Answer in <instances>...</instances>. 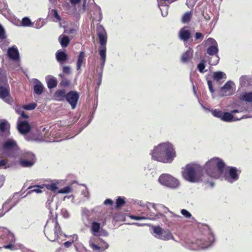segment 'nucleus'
Listing matches in <instances>:
<instances>
[{"instance_id": "774afa93", "label": "nucleus", "mask_w": 252, "mask_h": 252, "mask_svg": "<svg viewBox=\"0 0 252 252\" xmlns=\"http://www.w3.org/2000/svg\"><path fill=\"white\" fill-rule=\"evenodd\" d=\"M202 37V34L200 32H196L195 34V39L197 40Z\"/></svg>"}, {"instance_id": "2f4dec72", "label": "nucleus", "mask_w": 252, "mask_h": 252, "mask_svg": "<svg viewBox=\"0 0 252 252\" xmlns=\"http://www.w3.org/2000/svg\"><path fill=\"white\" fill-rule=\"evenodd\" d=\"M59 41L63 47H66L70 41L68 37L63 34H62L59 36Z\"/></svg>"}, {"instance_id": "338daca9", "label": "nucleus", "mask_w": 252, "mask_h": 252, "mask_svg": "<svg viewBox=\"0 0 252 252\" xmlns=\"http://www.w3.org/2000/svg\"><path fill=\"white\" fill-rule=\"evenodd\" d=\"M113 201L110 199H107L105 200L104 203V204L107 205H112L113 204Z\"/></svg>"}, {"instance_id": "b1692460", "label": "nucleus", "mask_w": 252, "mask_h": 252, "mask_svg": "<svg viewBox=\"0 0 252 252\" xmlns=\"http://www.w3.org/2000/svg\"><path fill=\"white\" fill-rule=\"evenodd\" d=\"M48 17L54 22H57L61 20V17L59 15L57 10L52 9L51 6L49 7Z\"/></svg>"}, {"instance_id": "bf43d9fd", "label": "nucleus", "mask_w": 252, "mask_h": 252, "mask_svg": "<svg viewBox=\"0 0 252 252\" xmlns=\"http://www.w3.org/2000/svg\"><path fill=\"white\" fill-rule=\"evenodd\" d=\"M172 0H157L158 3V6H161L163 4H166V2L167 1L169 3H171Z\"/></svg>"}, {"instance_id": "c756f323", "label": "nucleus", "mask_w": 252, "mask_h": 252, "mask_svg": "<svg viewBox=\"0 0 252 252\" xmlns=\"http://www.w3.org/2000/svg\"><path fill=\"white\" fill-rule=\"evenodd\" d=\"M66 92L64 90H59L55 92L54 97L56 100L61 101L66 99Z\"/></svg>"}, {"instance_id": "cd10ccee", "label": "nucleus", "mask_w": 252, "mask_h": 252, "mask_svg": "<svg viewBox=\"0 0 252 252\" xmlns=\"http://www.w3.org/2000/svg\"><path fill=\"white\" fill-rule=\"evenodd\" d=\"M100 224L98 222L94 221L92 222L91 226V232L93 235L99 236H100Z\"/></svg>"}, {"instance_id": "69168bd1", "label": "nucleus", "mask_w": 252, "mask_h": 252, "mask_svg": "<svg viewBox=\"0 0 252 252\" xmlns=\"http://www.w3.org/2000/svg\"><path fill=\"white\" fill-rule=\"evenodd\" d=\"M5 180V177L3 175L0 174V188L3 186Z\"/></svg>"}, {"instance_id": "4d7b16f0", "label": "nucleus", "mask_w": 252, "mask_h": 252, "mask_svg": "<svg viewBox=\"0 0 252 252\" xmlns=\"http://www.w3.org/2000/svg\"><path fill=\"white\" fill-rule=\"evenodd\" d=\"M84 189H82L81 191L82 194H83L85 197L87 198H89V193L87 187L84 185Z\"/></svg>"}, {"instance_id": "052dcab7", "label": "nucleus", "mask_w": 252, "mask_h": 252, "mask_svg": "<svg viewBox=\"0 0 252 252\" xmlns=\"http://www.w3.org/2000/svg\"><path fill=\"white\" fill-rule=\"evenodd\" d=\"M63 71L64 73L69 74L71 73V68L69 66H64L63 67Z\"/></svg>"}, {"instance_id": "e2e57ef3", "label": "nucleus", "mask_w": 252, "mask_h": 252, "mask_svg": "<svg viewBox=\"0 0 252 252\" xmlns=\"http://www.w3.org/2000/svg\"><path fill=\"white\" fill-rule=\"evenodd\" d=\"M208 86L209 89V90L211 93H214L215 92L214 89H213V87L212 85V83L211 81L208 80L207 81Z\"/></svg>"}, {"instance_id": "4be33fe9", "label": "nucleus", "mask_w": 252, "mask_h": 252, "mask_svg": "<svg viewBox=\"0 0 252 252\" xmlns=\"http://www.w3.org/2000/svg\"><path fill=\"white\" fill-rule=\"evenodd\" d=\"M7 55L9 58L13 61H17L19 59V53L16 47L9 48L7 50Z\"/></svg>"}, {"instance_id": "39448f33", "label": "nucleus", "mask_w": 252, "mask_h": 252, "mask_svg": "<svg viewBox=\"0 0 252 252\" xmlns=\"http://www.w3.org/2000/svg\"><path fill=\"white\" fill-rule=\"evenodd\" d=\"M72 4L75 5L80 1V0H69ZM82 7L79 9L80 13L88 11L92 21L96 20L100 22L102 19V14L100 7L96 5L94 0H83Z\"/></svg>"}, {"instance_id": "e433bc0d", "label": "nucleus", "mask_w": 252, "mask_h": 252, "mask_svg": "<svg viewBox=\"0 0 252 252\" xmlns=\"http://www.w3.org/2000/svg\"><path fill=\"white\" fill-rule=\"evenodd\" d=\"M191 15H192L191 12H186L182 16V22L183 23H188L190 20Z\"/></svg>"}, {"instance_id": "9d476101", "label": "nucleus", "mask_w": 252, "mask_h": 252, "mask_svg": "<svg viewBox=\"0 0 252 252\" xmlns=\"http://www.w3.org/2000/svg\"><path fill=\"white\" fill-rule=\"evenodd\" d=\"M145 207L147 210H151V208H153L155 210L156 212V214L153 212L152 213L155 216L156 220L162 217L163 216L162 213H167V212L170 213V216L171 217H174L177 219L181 218L179 215H176L173 212H170L168 208L161 204H156L155 203L147 202L146 203Z\"/></svg>"}, {"instance_id": "a878e982", "label": "nucleus", "mask_w": 252, "mask_h": 252, "mask_svg": "<svg viewBox=\"0 0 252 252\" xmlns=\"http://www.w3.org/2000/svg\"><path fill=\"white\" fill-rule=\"evenodd\" d=\"M179 35L180 39L184 41H187L190 37V33L186 27L181 29Z\"/></svg>"}, {"instance_id": "5701e85b", "label": "nucleus", "mask_w": 252, "mask_h": 252, "mask_svg": "<svg viewBox=\"0 0 252 252\" xmlns=\"http://www.w3.org/2000/svg\"><path fill=\"white\" fill-rule=\"evenodd\" d=\"M57 61L60 63H64L68 59L67 55L65 52L62 50H58L56 53Z\"/></svg>"}, {"instance_id": "a18cd8bd", "label": "nucleus", "mask_w": 252, "mask_h": 252, "mask_svg": "<svg viewBox=\"0 0 252 252\" xmlns=\"http://www.w3.org/2000/svg\"><path fill=\"white\" fill-rule=\"evenodd\" d=\"M62 140H58L56 138H54L53 136L51 137H48L47 134H45L44 138L42 139L43 141H45L46 142H59L61 141Z\"/></svg>"}, {"instance_id": "1a4fd4ad", "label": "nucleus", "mask_w": 252, "mask_h": 252, "mask_svg": "<svg viewBox=\"0 0 252 252\" xmlns=\"http://www.w3.org/2000/svg\"><path fill=\"white\" fill-rule=\"evenodd\" d=\"M0 98L6 103H11V100L9 86L7 83L6 73L1 68H0Z\"/></svg>"}, {"instance_id": "0eeeda50", "label": "nucleus", "mask_w": 252, "mask_h": 252, "mask_svg": "<svg viewBox=\"0 0 252 252\" xmlns=\"http://www.w3.org/2000/svg\"><path fill=\"white\" fill-rule=\"evenodd\" d=\"M44 233L51 241H57L60 242V240L63 241V238L66 237L61 232L57 218L50 219L47 220L45 226Z\"/></svg>"}, {"instance_id": "393cba45", "label": "nucleus", "mask_w": 252, "mask_h": 252, "mask_svg": "<svg viewBox=\"0 0 252 252\" xmlns=\"http://www.w3.org/2000/svg\"><path fill=\"white\" fill-rule=\"evenodd\" d=\"M242 118H236L231 113L224 112L222 115L221 120L226 122H232L239 120Z\"/></svg>"}, {"instance_id": "f8f14e48", "label": "nucleus", "mask_w": 252, "mask_h": 252, "mask_svg": "<svg viewBox=\"0 0 252 252\" xmlns=\"http://www.w3.org/2000/svg\"><path fill=\"white\" fill-rule=\"evenodd\" d=\"M158 181L162 185L171 189H176L180 186L179 180L168 174L161 175L158 178Z\"/></svg>"}, {"instance_id": "49530a36", "label": "nucleus", "mask_w": 252, "mask_h": 252, "mask_svg": "<svg viewBox=\"0 0 252 252\" xmlns=\"http://www.w3.org/2000/svg\"><path fill=\"white\" fill-rule=\"evenodd\" d=\"M9 124L6 121L0 123V129L2 132H4L8 128Z\"/></svg>"}, {"instance_id": "9b49d317", "label": "nucleus", "mask_w": 252, "mask_h": 252, "mask_svg": "<svg viewBox=\"0 0 252 252\" xmlns=\"http://www.w3.org/2000/svg\"><path fill=\"white\" fill-rule=\"evenodd\" d=\"M207 43L210 45L207 50V53L210 56H214L209 61V63L212 65H215L219 63L220 59L217 55L219 51L217 42L213 38H209Z\"/></svg>"}, {"instance_id": "6e6552de", "label": "nucleus", "mask_w": 252, "mask_h": 252, "mask_svg": "<svg viewBox=\"0 0 252 252\" xmlns=\"http://www.w3.org/2000/svg\"><path fill=\"white\" fill-rule=\"evenodd\" d=\"M15 238L13 233L5 228H0V249L14 250Z\"/></svg>"}, {"instance_id": "6e6d98bb", "label": "nucleus", "mask_w": 252, "mask_h": 252, "mask_svg": "<svg viewBox=\"0 0 252 252\" xmlns=\"http://www.w3.org/2000/svg\"><path fill=\"white\" fill-rule=\"evenodd\" d=\"M61 214L62 216L65 219L68 218L70 216L69 213L67 210L64 208L61 210Z\"/></svg>"}, {"instance_id": "680f3d73", "label": "nucleus", "mask_w": 252, "mask_h": 252, "mask_svg": "<svg viewBox=\"0 0 252 252\" xmlns=\"http://www.w3.org/2000/svg\"><path fill=\"white\" fill-rule=\"evenodd\" d=\"M5 37L4 30L0 24V39H4Z\"/></svg>"}, {"instance_id": "3c124183", "label": "nucleus", "mask_w": 252, "mask_h": 252, "mask_svg": "<svg viewBox=\"0 0 252 252\" xmlns=\"http://www.w3.org/2000/svg\"><path fill=\"white\" fill-rule=\"evenodd\" d=\"M10 167L9 164L5 159L0 160V167L7 168Z\"/></svg>"}, {"instance_id": "20e7f679", "label": "nucleus", "mask_w": 252, "mask_h": 252, "mask_svg": "<svg viewBox=\"0 0 252 252\" xmlns=\"http://www.w3.org/2000/svg\"><path fill=\"white\" fill-rule=\"evenodd\" d=\"M225 167V163L221 158L214 157L209 160L203 168L209 177L219 179L222 176Z\"/></svg>"}, {"instance_id": "8fccbe9b", "label": "nucleus", "mask_w": 252, "mask_h": 252, "mask_svg": "<svg viewBox=\"0 0 252 252\" xmlns=\"http://www.w3.org/2000/svg\"><path fill=\"white\" fill-rule=\"evenodd\" d=\"M125 203L124 198L119 197L116 200V207H120Z\"/></svg>"}, {"instance_id": "c85d7f7f", "label": "nucleus", "mask_w": 252, "mask_h": 252, "mask_svg": "<svg viewBox=\"0 0 252 252\" xmlns=\"http://www.w3.org/2000/svg\"><path fill=\"white\" fill-rule=\"evenodd\" d=\"M46 80L47 83L48 87L49 89L55 88L57 85L56 79L52 76H47L46 77Z\"/></svg>"}, {"instance_id": "7ed1b4c3", "label": "nucleus", "mask_w": 252, "mask_h": 252, "mask_svg": "<svg viewBox=\"0 0 252 252\" xmlns=\"http://www.w3.org/2000/svg\"><path fill=\"white\" fill-rule=\"evenodd\" d=\"M96 33L99 41V47L98 48V54L100 57V71L98 73V85H100L102 80L103 68L106 60V43L107 35L104 28L101 25L97 26Z\"/></svg>"}, {"instance_id": "37998d69", "label": "nucleus", "mask_w": 252, "mask_h": 252, "mask_svg": "<svg viewBox=\"0 0 252 252\" xmlns=\"http://www.w3.org/2000/svg\"><path fill=\"white\" fill-rule=\"evenodd\" d=\"M72 189L70 186H66L63 189H59L58 191L59 193L65 194L68 193L72 191Z\"/></svg>"}, {"instance_id": "6ab92c4d", "label": "nucleus", "mask_w": 252, "mask_h": 252, "mask_svg": "<svg viewBox=\"0 0 252 252\" xmlns=\"http://www.w3.org/2000/svg\"><path fill=\"white\" fill-rule=\"evenodd\" d=\"M26 159H21L20 161V165L24 167L32 166L34 163V156L31 153H27L25 157Z\"/></svg>"}, {"instance_id": "c9c22d12", "label": "nucleus", "mask_w": 252, "mask_h": 252, "mask_svg": "<svg viewBox=\"0 0 252 252\" xmlns=\"http://www.w3.org/2000/svg\"><path fill=\"white\" fill-rule=\"evenodd\" d=\"M213 78L215 80L219 81L222 78H226L225 74L221 71H217L213 73Z\"/></svg>"}, {"instance_id": "864d4df0", "label": "nucleus", "mask_w": 252, "mask_h": 252, "mask_svg": "<svg viewBox=\"0 0 252 252\" xmlns=\"http://www.w3.org/2000/svg\"><path fill=\"white\" fill-rule=\"evenodd\" d=\"M61 85L63 87H68L70 85V81L66 78H63L61 81Z\"/></svg>"}, {"instance_id": "72a5a7b5", "label": "nucleus", "mask_w": 252, "mask_h": 252, "mask_svg": "<svg viewBox=\"0 0 252 252\" xmlns=\"http://www.w3.org/2000/svg\"><path fill=\"white\" fill-rule=\"evenodd\" d=\"M85 53L83 51L81 52L78 57L77 62L76 63L77 70H79L81 69L82 63L84 60Z\"/></svg>"}, {"instance_id": "4c0bfd02", "label": "nucleus", "mask_w": 252, "mask_h": 252, "mask_svg": "<svg viewBox=\"0 0 252 252\" xmlns=\"http://www.w3.org/2000/svg\"><path fill=\"white\" fill-rule=\"evenodd\" d=\"M158 7L161 11L162 16L163 17H166L168 15V5L166 4H164L161 5V6H158Z\"/></svg>"}, {"instance_id": "f03ea898", "label": "nucleus", "mask_w": 252, "mask_h": 252, "mask_svg": "<svg viewBox=\"0 0 252 252\" xmlns=\"http://www.w3.org/2000/svg\"><path fill=\"white\" fill-rule=\"evenodd\" d=\"M215 240L214 235L208 226L202 228L201 233L193 241L186 242L184 246L191 250H199L208 248Z\"/></svg>"}, {"instance_id": "de8ad7c7", "label": "nucleus", "mask_w": 252, "mask_h": 252, "mask_svg": "<svg viewBox=\"0 0 252 252\" xmlns=\"http://www.w3.org/2000/svg\"><path fill=\"white\" fill-rule=\"evenodd\" d=\"M45 24L44 21L41 19H39L35 23L34 28L36 29H40Z\"/></svg>"}, {"instance_id": "7c9ffc66", "label": "nucleus", "mask_w": 252, "mask_h": 252, "mask_svg": "<svg viewBox=\"0 0 252 252\" xmlns=\"http://www.w3.org/2000/svg\"><path fill=\"white\" fill-rule=\"evenodd\" d=\"M11 200L10 199L7 200L3 204L1 208V210H3L4 215L8 212L10 209L12 208L15 205V203H11Z\"/></svg>"}, {"instance_id": "4468645a", "label": "nucleus", "mask_w": 252, "mask_h": 252, "mask_svg": "<svg viewBox=\"0 0 252 252\" xmlns=\"http://www.w3.org/2000/svg\"><path fill=\"white\" fill-rule=\"evenodd\" d=\"M153 231L155 233V237L158 239L168 241L169 240H173L175 242H177L174 239L172 233L168 229H163L159 226H154Z\"/></svg>"}, {"instance_id": "58836bf2", "label": "nucleus", "mask_w": 252, "mask_h": 252, "mask_svg": "<svg viewBox=\"0 0 252 252\" xmlns=\"http://www.w3.org/2000/svg\"><path fill=\"white\" fill-rule=\"evenodd\" d=\"M212 114L215 117L220 118V120L222 118V115H223V112L221 110L219 109H214L211 110Z\"/></svg>"}, {"instance_id": "dca6fc26", "label": "nucleus", "mask_w": 252, "mask_h": 252, "mask_svg": "<svg viewBox=\"0 0 252 252\" xmlns=\"http://www.w3.org/2000/svg\"><path fill=\"white\" fill-rule=\"evenodd\" d=\"M140 205L143 207V210L144 211V212L141 213V216H131L130 218L132 219L135 220H156L155 216L152 213L151 210H147L146 209V208L145 207L146 204H142V203H141Z\"/></svg>"}, {"instance_id": "412c9836", "label": "nucleus", "mask_w": 252, "mask_h": 252, "mask_svg": "<svg viewBox=\"0 0 252 252\" xmlns=\"http://www.w3.org/2000/svg\"><path fill=\"white\" fill-rule=\"evenodd\" d=\"M31 129V126L26 121H21L20 118L18 122V129L22 134H26L28 133Z\"/></svg>"}, {"instance_id": "473e14b6", "label": "nucleus", "mask_w": 252, "mask_h": 252, "mask_svg": "<svg viewBox=\"0 0 252 252\" xmlns=\"http://www.w3.org/2000/svg\"><path fill=\"white\" fill-rule=\"evenodd\" d=\"M33 89L34 93L40 95L43 92V86L42 85L41 82H40L38 81H37V82L34 85Z\"/></svg>"}, {"instance_id": "5fc2aeb1", "label": "nucleus", "mask_w": 252, "mask_h": 252, "mask_svg": "<svg viewBox=\"0 0 252 252\" xmlns=\"http://www.w3.org/2000/svg\"><path fill=\"white\" fill-rule=\"evenodd\" d=\"M14 64L13 66H11V67L16 70H19L21 68L19 60L17 61H14Z\"/></svg>"}, {"instance_id": "423d86ee", "label": "nucleus", "mask_w": 252, "mask_h": 252, "mask_svg": "<svg viewBox=\"0 0 252 252\" xmlns=\"http://www.w3.org/2000/svg\"><path fill=\"white\" fill-rule=\"evenodd\" d=\"M203 170V167L198 164H189L182 168V175L189 182L197 183L202 180Z\"/></svg>"}, {"instance_id": "603ef678", "label": "nucleus", "mask_w": 252, "mask_h": 252, "mask_svg": "<svg viewBox=\"0 0 252 252\" xmlns=\"http://www.w3.org/2000/svg\"><path fill=\"white\" fill-rule=\"evenodd\" d=\"M181 213L186 218H190L192 216L191 214L186 209L181 210Z\"/></svg>"}, {"instance_id": "a19ab883", "label": "nucleus", "mask_w": 252, "mask_h": 252, "mask_svg": "<svg viewBox=\"0 0 252 252\" xmlns=\"http://www.w3.org/2000/svg\"><path fill=\"white\" fill-rule=\"evenodd\" d=\"M242 99L247 102L252 101V92L245 93L242 96Z\"/></svg>"}, {"instance_id": "f704fd0d", "label": "nucleus", "mask_w": 252, "mask_h": 252, "mask_svg": "<svg viewBox=\"0 0 252 252\" xmlns=\"http://www.w3.org/2000/svg\"><path fill=\"white\" fill-rule=\"evenodd\" d=\"M43 188L42 186H30L29 187L28 189H30L27 193H32V192H35L36 193H40L42 192L41 189Z\"/></svg>"}, {"instance_id": "09e8293b", "label": "nucleus", "mask_w": 252, "mask_h": 252, "mask_svg": "<svg viewBox=\"0 0 252 252\" xmlns=\"http://www.w3.org/2000/svg\"><path fill=\"white\" fill-rule=\"evenodd\" d=\"M37 106L36 103H32L29 104L25 105L23 106V108L26 110H32L36 108Z\"/></svg>"}, {"instance_id": "13d9d810", "label": "nucleus", "mask_w": 252, "mask_h": 252, "mask_svg": "<svg viewBox=\"0 0 252 252\" xmlns=\"http://www.w3.org/2000/svg\"><path fill=\"white\" fill-rule=\"evenodd\" d=\"M16 112L21 115V117L24 118L26 119L28 118V116L26 115L23 111L21 110V108H17L16 109Z\"/></svg>"}, {"instance_id": "bb28decb", "label": "nucleus", "mask_w": 252, "mask_h": 252, "mask_svg": "<svg viewBox=\"0 0 252 252\" xmlns=\"http://www.w3.org/2000/svg\"><path fill=\"white\" fill-rule=\"evenodd\" d=\"M193 56V51L189 49L185 52L182 56L181 61L184 63H188Z\"/></svg>"}, {"instance_id": "0e129e2a", "label": "nucleus", "mask_w": 252, "mask_h": 252, "mask_svg": "<svg viewBox=\"0 0 252 252\" xmlns=\"http://www.w3.org/2000/svg\"><path fill=\"white\" fill-rule=\"evenodd\" d=\"M249 77L247 76L243 75L240 78V82L241 85L245 83V80H247Z\"/></svg>"}, {"instance_id": "2eb2a0df", "label": "nucleus", "mask_w": 252, "mask_h": 252, "mask_svg": "<svg viewBox=\"0 0 252 252\" xmlns=\"http://www.w3.org/2000/svg\"><path fill=\"white\" fill-rule=\"evenodd\" d=\"M5 150V154L9 157H16V153L18 151V147L15 141L12 139H8L3 145Z\"/></svg>"}, {"instance_id": "79ce46f5", "label": "nucleus", "mask_w": 252, "mask_h": 252, "mask_svg": "<svg viewBox=\"0 0 252 252\" xmlns=\"http://www.w3.org/2000/svg\"><path fill=\"white\" fill-rule=\"evenodd\" d=\"M43 186H45L47 189L51 190L54 192H56L58 189L57 185L55 183L43 185Z\"/></svg>"}, {"instance_id": "ea45409f", "label": "nucleus", "mask_w": 252, "mask_h": 252, "mask_svg": "<svg viewBox=\"0 0 252 252\" xmlns=\"http://www.w3.org/2000/svg\"><path fill=\"white\" fill-rule=\"evenodd\" d=\"M21 24L24 27H31L32 26V24L31 20L28 17H24L22 19Z\"/></svg>"}, {"instance_id": "f3484780", "label": "nucleus", "mask_w": 252, "mask_h": 252, "mask_svg": "<svg viewBox=\"0 0 252 252\" xmlns=\"http://www.w3.org/2000/svg\"><path fill=\"white\" fill-rule=\"evenodd\" d=\"M79 94L75 91H70L66 95V100L70 104L72 109H74L77 105Z\"/></svg>"}, {"instance_id": "a211bd4d", "label": "nucleus", "mask_w": 252, "mask_h": 252, "mask_svg": "<svg viewBox=\"0 0 252 252\" xmlns=\"http://www.w3.org/2000/svg\"><path fill=\"white\" fill-rule=\"evenodd\" d=\"M235 88L234 83L231 81H228L221 87L220 91L221 96L230 95L233 94Z\"/></svg>"}, {"instance_id": "f257e3e1", "label": "nucleus", "mask_w": 252, "mask_h": 252, "mask_svg": "<svg viewBox=\"0 0 252 252\" xmlns=\"http://www.w3.org/2000/svg\"><path fill=\"white\" fill-rule=\"evenodd\" d=\"M152 159L159 162L170 163L176 157L175 149L170 142L159 144L151 151Z\"/></svg>"}, {"instance_id": "aec40b11", "label": "nucleus", "mask_w": 252, "mask_h": 252, "mask_svg": "<svg viewBox=\"0 0 252 252\" xmlns=\"http://www.w3.org/2000/svg\"><path fill=\"white\" fill-rule=\"evenodd\" d=\"M94 238H91L89 241L90 246L93 250L96 251L101 250L102 251H104L108 248V244L102 239H98V241H100V243H99L98 245L94 243Z\"/></svg>"}, {"instance_id": "c03bdc74", "label": "nucleus", "mask_w": 252, "mask_h": 252, "mask_svg": "<svg viewBox=\"0 0 252 252\" xmlns=\"http://www.w3.org/2000/svg\"><path fill=\"white\" fill-rule=\"evenodd\" d=\"M205 67V62L204 60L201 61V62L197 65V69L199 72L201 73H204L207 70H204Z\"/></svg>"}, {"instance_id": "ddd939ff", "label": "nucleus", "mask_w": 252, "mask_h": 252, "mask_svg": "<svg viewBox=\"0 0 252 252\" xmlns=\"http://www.w3.org/2000/svg\"><path fill=\"white\" fill-rule=\"evenodd\" d=\"M241 171L235 167L228 166L225 170L224 179L229 183H233L239 180Z\"/></svg>"}]
</instances>
